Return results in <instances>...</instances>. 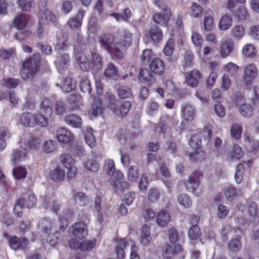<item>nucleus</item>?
<instances>
[{
  "instance_id": "obj_1",
  "label": "nucleus",
  "mask_w": 259,
  "mask_h": 259,
  "mask_svg": "<svg viewBox=\"0 0 259 259\" xmlns=\"http://www.w3.org/2000/svg\"><path fill=\"white\" fill-rule=\"evenodd\" d=\"M40 55H33L24 62L21 70V75L24 79H29L36 73L39 66Z\"/></svg>"
},
{
  "instance_id": "obj_2",
  "label": "nucleus",
  "mask_w": 259,
  "mask_h": 259,
  "mask_svg": "<svg viewBox=\"0 0 259 259\" xmlns=\"http://www.w3.org/2000/svg\"><path fill=\"white\" fill-rule=\"evenodd\" d=\"M201 175L198 172H194L190 175L185 183L186 188L192 192L195 195L200 196L202 191L200 188Z\"/></svg>"
},
{
  "instance_id": "obj_3",
  "label": "nucleus",
  "mask_w": 259,
  "mask_h": 259,
  "mask_svg": "<svg viewBox=\"0 0 259 259\" xmlns=\"http://www.w3.org/2000/svg\"><path fill=\"white\" fill-rule=\"evenodd\" d=\"M71 240L79 241L84 239L88 234L87 225L83 222H78L69 229Z\"/></svg>"
},
{
  "instance_id": "obj_4",
  "label": "nucleus",
  "mask_w": 259,
  "mask_h": 259,
  "mask_svg": "<svg viewBox=\"0 0 259 259\" xmlns=\"http://www.w3.org/2000/svg\"><path fill=\"white\" fill-rule=\"evenodd\" d=\"M181 117L187 123H191L196 117L195 107L189 103H185L181 106Z\"/></svg>"
},
{
  "instance_id": "obj_5",
  "label": "nucleus",
  "mask_w": 259,
  "mask_h": 259,
  "mask_svg": "<svg viewBox=\"0 0 259 259\" xmlns=\"http://www.w3.org/2000/svg\"><path fill=\"white\" fill-rule=\"evenodd\" d=\"M257 69L254 64L251 63L246 66L244 70L243 82L246 85H249L256 78Z\"/></svg>"
},
{
  "instance_id": "obj_6",
  "label": "nucleus",
  "mask_w": 259,
  "mask_h": 259,
  "mask_svg": "<svg viewBox=\"0 0 259 259\" xmlns=\"http://www.w3.org/2000/svg\"><path fill=\"white\" fill-rule=\"evenodd\" d=\"M96 241L95 240H85L84 239L76 241L70 240L69 242V245L71 248L74 249H80L82 250H91L95 246Z\"/></svg>"
},
{
  "instance_id": "obj_7",
  "label": "nucleus",
  "mask_w": 259,
  "mask_h": 259,
  "mask_svg": "<svg viewBox=\"0 0 259 259\" xmlns=\"http://www.w3.org/2000/svg\"><path fill=\"white\" fill-rule=\"evenodd\" d=\"M39 23L42 25H48L51 23L57 22L58 18L56 15L48 9L40 10L39 12Z\"/></svg>"
},
{
  "instance_id": "obj_8",
  "label": "nucleus",
  "mask_w": 259,
  "mask_h": 259,
  "mask_svg": "<svg viewBox=\"0 0 259 259\" xmlns=\"http://www.w3.org/2000/svg\"><path fill=\"white\" fill-rule=\"evenodd\" d=\"M190 146L195 150L190 152L188 155L191 160H195L199 158L200 147L201 144V140L197 135L192 136L189 141Z\"/></svg>"
},
{
  "instance_id": "obj_9",
  "label": "nucleus",
  "mask_w": 259,
  "mask_h": 259,
  "mask_svg": "<svg viewBox=\"0 0 259 259\" xmlns=\"http://www.w3.org/2000/svg\"><path fill=\"white\" fill-rule=\"evenodd\" d=\"M57 138L59 141L63 143H68L73 140L72 133L65 127H60L56 132Z\"/></svg>"
},
{
  "instance_id": "obj_10",
  "label": "nucleus",
  "mask_w": 259,
  "mask_h": 259,
  "mask_svg": "<svg viewBox=\"0 0 259 259\" xmlns=\"http://www.w3.org/2000/svg\"><path fill=\"white\" fill-rule=\"evenodd\" d=\"M149 68L152 72L160 75L164 72L165 65L161 59L154 58L149 64Z\"/></svg>"
},
{
  "instance_id": "obj_11",
  "label": "nucleus",
  "mask_w": 259,
  "mask_h": 259,
  "mask_svg": "<svg viewBox=\"0 0 259 259\" xmlns=\"http://www.w3.org/2000/svg\"><path fill=\"white\" fill-rule=\"evenodd\" d=\"M132 104L129 101H122L120 106H117L113 113L118 117L123 118L127 116L131 108Z\"/></svg>"
},
{
  "instance_id": "obj_12",
  "label": "nucleus",
  "mask_w": 259,
  "mask_h": 259,
  "mask_svg": "<svg viewBox=\"0 0 259 259\" xmlns=\"http://www.w3.org/2000/svg\"><path fill=\"white\" fill-rule=\"evenodd\" d=\"M201 79V75L200 72L195 69L188 72L186 76L187 84L192 88L197 87Z\"/></svg>"
},
{
  "instance_id": "obj_13",
  "label": "nucleus",
  "mask_w": 259,
  "mask_h": 259,
  "mask_svg": "<svg viewBox=\"0 0 259 259\" xmlns=\"http://www.w3.org/2000/svg\"><path fill=\"white\" fill-rule=\"evenodd\" d=\"M9 245L11 248L15 250L24 248L29 243V241L26 238H19L16 236H12L9 240Z\"/></svg>"
},
{
  "instance_id": "obj_14",
  "label": "nucleus",
  "mask_w": 259,
  "mask_h": 259,
  "mask_svg": "<svg viewBox=\"0 0 259 259\" xmlns=\"http://www.w3.org/2000/svg\"><path fill=\"white\" fill-rule=\"evenodd\" d=\"M85 11L79 10L75 16L70 18L68 21V24L72 30L79 29L82 24V18L84 16Z\"/></svg>"
},
{
  "instance_id": "obj_15",
  "label": "nucleus",
  "mask_w": 259,
  "mask_h": 259,
  "mask_svg": "<svg viewBox=\"0 0 259 259\" xmlns=\"http://www.w3.org/2000/svg\"><path fill=\"white\" fill-rule=\"evenodd\" d=\"M65 121L67 124L74 128H80L82 124V118L76 114L67 115L65 117Z\"/></svg>"
},
{
  "instance_id": "obj_16",
  "label": "nucleus",
  "mask_w": 259,
  "mask_h": 259,
  "mask_svg": "<svg viewBox=\"0 0 259 259\" xmlns=\"http://www.w3.org/2000/svg\"><path fill=\"white\" fill-rule=\"evenodd\" d=\"M157 224L162 227L166 226L170 221L169 213L165 210H161L155 218Z\"/></svg>"
},
{
  "instance_id": "obj_17",
  "label": "nucleus",
  "mask_w": 259,
  "mask_h": 259,
  "mask_svg": "<svg viewBox=\"0 0 259 259\" xmlns=\"http://www.w3.org/2000/svg\"><path fill=\"white\" fill-rule=\"evenodd\" d=\"M105 168L109 176H113L117 179L120 180L123 176L120 171L115 170V163L113 160L108 159L106 161Z\"/></svg>"
},
{
  "instance_id": "obj_18",
  "label": "nucleus",
  "mask_w": 259,
  "mask_h": 259,
  "mask_svg": "<svg viewBox=\"0 0 259 259\" xmlns=\"http://www.w3.org/2000/svg\"><path fill=\"white\" fill-rule=\"evenodd\" d=\"M243 154L242 148L238 145H234L233 149L228 153L226 159L229 161L238 160L243 156Z\"/></svg>"
},
{
  "instance_id": "obj_19",
  "label": "nucleus",
  "mask_w": 259,
  "mask_h": 259,
  "mask_svg": "<svg viewBox=\"0 0 259 259\" xmlns=\"http://www.w3.org/2000/svg\"><path fill=\"white\" fill-rule=\"evenodd\" d=\"M236 104L238 107V110L240 114L245 117H249L253 113V110L251 105L249 104L241 103V101H236Z\"/></svg>"
},
{
  "instance_id": "obj_20",
  "label": "nucleus",
  "mask_w": 259,
  "mask_h": 259,
  "mask_svg": "<svg viewBox=\"0 0 259 259\" xmlns=\"http://www.w3.org/2000/svg\"><path fill=\"white\" fill-rule=\"evenodd\" d=\"M232 24L233 18L232 16L226 14L221 17L219 22L218 27L221 30L226 31L231 27Z\"/></svg>"
},
{
  "instance_id": "obj_21",
  "label": "nucleus",
  "mask_w": 259,
  "mask_h": 259,
  "mask_svg": "<svg viewBox=\"0 0 259 259\" xmlns=\"http://www.w3.org/2000/svg\"><path fill=\"white\" fill-rule=\"evenodd\" d=\"M49 177L54 182H62L65 178V171L61 168L58 167L50 171Z\"/></svg>"
},
{
  "instance_id": "obj_22",
  "label": "nucleus",
  "mask_w": 259,
  "mask_h": 259,
  "mask_svg": "<svg viewBox=\"0 0 259 259\" xmlns=\"http://www.w3.org/2000/svg\"><path fill=\"white\" fill-rule=\"evenodd\" d=\"M116 245L115 251L117 254L118 259H123L125 253L124 249L127 244L126 239L125 238L118 239L116 241Z\"/></svg>"
},
{
  "instance_id": "obj_23",
  "label": "nucleus",
  "mask_w": 259,
  "mask_h": 259,
  "mask_svg": "<svg viewBox=\"0 0 259 259\" xmlns=\"http://www.w3.org/2000/svg\"><path fill=\"white\" fill-rule=\"evenodd\" d=\"M114 38L111 34H104L99 38V42L101 46L106 50L111 51L113 45Z\"/></svg>"
},
{
  "instance_id": "obj_24",
  "label": "nucleus",
  "mask_w": 259,
  "mask_h": 259,
  "mask_svg": "<svg viewBox=\"0 0 259 259\" xmlns=\"http://www.w3.org/2000/svg\"><path fill=\"white\" fill-rule=\"evenodd\" d=\"M141 231L142 235L140 237L141 243L143 246H147L150 244L151 241L150 228L148 225H145L142 227Z\"/></svg>"
},
{
  "instance_id": "obj_25",
  "label": "nucleus",
  "mask_w": 259,
  "mask_h": 259,
  "mask_svg": "<svg viewBox=\"0 0 259 259\" xmlns=\"http://www.w3.org/2000/svg\"><path fill=\"white\" fill-rule=\"evenodd\" d=\"M234 48V44L232 40L224 41L221 46V55L223 58H226L230 55Z\"/></svg>"
},
{
  "instance_id": "obj_26",
  "label": "nucleus",
  "mask_w": 259,
  "mask_h": 259,
  "mask_svg": "<svg viewBox=\"0 0 259 259\" xmlns=\"http://www.w3.org/2000/svg\"><path fill=\"white\" fill-rule=\"evenodd\" d=\"M72 212L69 210L63 211L59 217L60 230H64L68 226V220L71 218Z\"/></svg>"
},
{
  "instance_id": "obj_27",
  "label": "nucleus",
  "mask_w": 259,
  "mask_h": 259,
  "mask_svg": "<svg viewBox=\"0 0 259 259\" xmlns=\"http://www.w3.org/2000/svg\"><path fill=\"white\" fill-rule=\"evenodd\" d=\"M28 22L26 16L23 14H17L13 19V24L18 29H23L27 25Z\"/></svg>"
},
{
  "instance_id": "obj_28",
  "label": "nucleus",
  "mask_w": 259,
  "mask_h": 259,
  "mask_svg": "<svg viewBox=\"0 0 259 259\" xmlns=\"http://www.w3.org/2000/svg\"><path fill=\"white\" fill-rule=\"evenodd\" d=\"M21 123L27 126H33L36 122V118L29 112L23 113L20 117Z\"/></svg>"
},
{
  "instance_id": "obj_29",
  "label": "nucleus",
  "mask_w": 259,
  "mask_h": 259,
  "mask_svg": "<svg viewBox=\"0 0 259 259\" xmlns=\"http://www.w3.org/2000/svg\"><path fill=\"white\" fill-rule=\"evenodd\" d=\"M201 235V229L198 225H191L188 231V236L191 241L198 239Z\"/></svg>"
},
{
  "instance_id": "obj_30",
  "label": "nucleus",
  "mask_w": 259,
  "mask_h": 259,
  "mask_svg": "<svg viewBox=\"0 0 259 259\" xmlns=\"http://www.w3.org/2000/svg\"><path fill=\"white\" fill-rule=\"evenodd\" d=\"M175 40L173 39H169L163 48V53L165 56H168L167 60L170 62L175 61V59L171 57L174 50Z\"/></svg>"
},
{
  "instance_id": "obj_31",
  "label": "nucleus",
  "mask_w": 259,
  "mask_h": 259,
  "mask_svg": "<svg viewBox=\"0 0 259 259\" xmlns=\"http://www.w3.org/2000/svg\"><path fill=\"white\" fill-rule=\"evenodd\" d=\"M40 113L47 116H51L53 113V106L51 101L49 99H44L40 105Z\"/></svg>"
},
{
  "instance_id": "obj_32",
  "label": "nucleus",
  "mask_w": 259,
  "mask_h": 259,
  "mask_svg": "<svg viewBox=\"0 0 259 259\" xmlns=\"http://www.w3.org/2000/svg\"><path fill=\"white\" fill-rule=\"evenodd\" d=\"M242 53L245 57L248 58H254L257 54V51L254 46L251 44L244 45L242 49Z\"/></svg>"
},
{
  "instance_id": "obj_33",
  "label": "nucleus",
  "mask_w": 259,
  "mask_h": 259,
  "mask_svg": "<svg viewBox=\"0 0 259 259\" xmlns=\"http://www.w3.org/2000/svg\"><path fill=\"white\" fill-rule=\"evenodd\" d=\"M245 29L242 25H234L231 29L230 34L235 39L240 40L245 35Z\"/></svg>"
},
{
  "instance_id": "obj_34",
  "label": "nucleus",
  "mask_w": 259,
  "mask_h": 259,
  "mask_svg": "<svg viewBox=\"0 0 259 259\" xmlns=\"http://www.w3.org/2000/svg\"><path fill=\"white\" fill-rule=\"evenodd\" d=\"M69 61L70 58L68 54L66 53L62 54L55 61L57 68L59 70L67 68Z\"/></svg>"
},
{
  "instance_id": "obj_35",
  "label": "nucleus",
  "mask_w": 259,
  "mask_h": 259,
  "mask_svg": "<svg viewBox=\"0 0 259 259\" xmlns=\"http://www.w3.org/2000/svg\"><path fill=\"white\" fill-rule=\"evenodd\" d=\"M102 108L100 100L99 99H95L89 110V113L91 115L93 116L94 117H96L102 113Z\"/></svg>"
},
{
  "instance_id": "obj_36",
  "label": "nucleus",
  "mask_w": 259,
  "mask_h": 259,
  "mask_svg": "<svg viewBox=\"0 0 259 259\" xmlns=\"http://www.w3.org/2000/svg\"><path fill=\"white\" fill-rule=\"evenodd\" d=\"M84 166L87 169L96 172L99 169L100 164L96 158L92 157L84 162Z\"/></svg>"
},
{
  "instance_id": "obj_37",
  "label": "nucleus",
  "mask_w": 259,
  "mask_h": 259,
  "mask_svg": "<svg viewBox=\"0 0 259 259\" xmlns=\"http://www.w3.org/2000/svg\"><path fill=\"white\" fill-rule=\"evenodd\" d=\"M84 140L91 148L95 146L96 141L93 133V130L91 127H87Z\"/></svg>"
},
{
  "instance_id": "obj_38",
  "label": "nucleus",
  "mask_w": 259,
  "mask_h": 259,
  "mask_svg": "<svg viewBox=\"0 0 259 259\" xmlns=\"http://www.w3.org/2000/svg\"><path fill=\"white\" fill-rule=\"evenodd\" d=\"M203 13V8L198 4L194 3L191 7L190 14L195 18H200Z\"/></svg>"
},
{
  "instance_id": "obj_39",
  "label": "nucleus",
  "mask_w": 259,
  "mask_h": 259,
  "mask_svg": "<svg viewBox=\"0 0 259 259\" xmlns=\"http://www.w3.org/2000/svg\"><path fill=\"white\" fill-rule=\"evenodd\" d=\"M126 48V47L120 40L115 45H113L111 51L113 52L117 57L121 58Z\"/></svg>"
},
{
  "instance_id": "obj_40",
  "label": "nucleus",
  "mask_w": 259,
  "mask_h": 259,
  "mask_svg": "<svg viewBox=\"0 0 259 259\" xmlns=\"http://www.w3.org/2000/svg\"><path fill=\"white\" fill-rule=\"evenodd\" d=\"M26 156V151L25 149H20L15 151L12 157V162L15 164L21 160L24 159Z\"/></svg>"
},
{
  "instance_id": "obj_41",
  "label": "nucleus",
  "mask_w": 259,
  "mask_h": 259,
  "mask_svg": "<svg viewBox=\"0 0 259 259\" xmlns=\"http://www.w3.org/2000/svg\"><path fill=\"white\" fill-rule=\"evenodd\" d=\"M17 4L19 7L23 11H30L35 6L33 0H18Z\"/></svg>"
},
{
  "instance_id": "obj_42",
  "label": "nucleus",
  "mask_w": 259,
  "mask_h": 259,
  "mask_svg": "<svg viewBox=\"0 0 259 259\" xmlns=\"http://www.w3.org/2000/svg\"><path fill=\"white\" fill-rule=\"evenodd\" d=\"M76 87V83L73 79L71 78H67L64 80L62 89L64 92L68 93L74 90Z\"/></svg>"
},
{
  "instance_id": "obj_43",
  "label": "nucleus",
  "mask_w": 259,
  "mask_h": 259,
  "mask_svg": "<svg viewBox=\"0 0 259 259\" xmlns=\"http://www.w3.org/2000/svg\"><path fill=\"white\" fill-rule=\"evenodd\" d=\"M242 132V126L240 123H234L231 127V134L232 138L239 139Z\"/></svg>"
},
{
  "instance_id": "obj_44",
  "label": "nucleus",
  "mask_w": 259,
  "mask_h": 259,
  "mask_svg": "<svg viewBox=\"0 0 259 259\" xmlns=\"http://www.w3.org/2000/svg\"><path fill=\"white\" fill-rule=\"evenodd\" d=\"M168 239L170 243H176L179 241L181 238V235L174 227H172L168 230Z\"/></svg>"
},
{
  "instance_id": "obj_45",
  "label": "nucleus",
  "mask_w": 259,
  "mask_h": 259,
  "mask_svg": "<svg viewBox=\"0 0 259 259\" xmlns=\"http://www.w3.org/2000/svg\"><path fill=\"white\" fill-rule=\"evenodd\" d=\"M224 194L228 200L232 201L236 196L241 194V191L232 186H230L225 190Z\"/></svg>"
},
{
  "instance_id": "obj_46",
  "label": "nucleus",
  "mask_w": 259,
  "mask_h": 259,
  "mask_svg": "<svg viewBox=\"0 0 259 259\" xmlns=\"http://www.w3.org/2000/svg\"><path fill=\"white\" fill-rule=\"evenodd\" d=\"M60 161L62 165L66 168L75 164V161L68 154H62L60 157Z\"/></svg>"
},
{
  "instance_id": "obj_47",
  "label": "nucleus",
  "mask_w": 259,
  "mask_h": 259,
  "mask_svg": "<svg viewBox=\"0 0 259 259\" xmlns=\"http://www.w3.org/2000/svg\"><path fill=\"white\" fill-rule=\"evenodd\" d=\"M150 34L152 39L155 42H158L162 38V32L161 30L157 27H152L150 31Z\"/></svg>"
},
{
  "instance_id": "obj_48",
  "label": "nucleus",
  "mask_w": 259,
  "mask_h": 259,
  "mask_svg": "<svg viewBox=\"0 0 259 259\" xmlns=\"http://www.w3.org/2000/svg\"><path fill=\"white\" fill-rule=\"evenodd\" d=\"M180 204L186 208L190 207L192 204L190 198L186 194H180L177 198Z\"/></svg>"
},
{
  "instance_id": "obj_49",
  "label": "nucleus",
  "mask_w": 259,
  "mask_h": 259,
  "mask_svg": "<svg viewBox=\"0 0 259 259\" xmlns=\"http://www.w3.org/2000/svg\"><path fill=\"white\" fill-rule=\"evenodd\" d=\"M79 86L80 89L82 92L87 93L88 94H91L92 91L91 84L90 81L87 77L83 76L81 78L80 81Z\"/></svg>"
},
{
  "instance_id": "obj_50",
  "label": "nucleus",
  "mask_w": 259,
  "mask_h": 259,
  "mask_svg": "<svg viewBox=\"0 0 259 259\" xmlns=\"http://www.w3.org/2000/svg\"><path fill=\"white\" fill-rule=\"evenodd\" d=\"M139 77L140 80L144 82L151 81L153 79L152 72L148 69H142L139 72Z\"/></svg>"
},
{
  "instance_id": "obj_51",
  "label": "nucleus",
  "mask_w": 259,
  "mask_h": 259,
  "mask_svg": "<svg viewBox=\"0 0 259 259\" xmlns=\"http://www.w3.org/2000/svg\"><path fill=\"white\" fill-rule=\"evenodd\" d=\"M203 27L207 31H211L214 27L213 18L211 15L205 16L203 21Z\"/></svg>"
},
{
  "instance_id": "obj_52",
  "label": "nucleus",
  "mask_w": 259,
  "mask_h": 259,
  "mask_svg": "<svg viewBox=\"0 0 259 259\" xmlns=\"http://www.w3.org/2000/svg\"><path fill=\"white\" fill-rule=\"evenodd\" d=\"M106 98L107 101V106L113 113L116 106V99L115 96L111 93H107L106 96Z\"/></svg>"
},
{
  "instance_id": "obj_53",
  "label": "nucleus",
  "mask_w": 259,
  "mask_h": 259,
  "mask_svg": "<svg viewBox=\"0 0 259 259\" xmlns=\"http://www.w3.org/2000/svg\"><path fill=\"white\" fill-rule=\"evenodd\" d=\"M141 58L142 63L146 65L155 57L151 50L146 49L143 52Z\"/></svg>"
},
{
  "instance_id": "obj_54",
  "label": "nucleus",
  "mask_w": 259,
  "mask_h": 259,
  "mask_svg": "<svg viewBox=\"0 0 259 259\" xmlns=\"http://www.w3.org/2000/svg\"><path fill=\"white\" fill-rule=\"evenodd\" d=\"M217 216L220 219H225L228 214L230 210L228 207L222 204H217Z\"/></svg>"
},
{
  "instance_id": "obj_55",
  "label": "nucleus",
  "mask_w": 259,
  "mask_h": 259,
  "mask_svg": "<svg viewBox=\"0 0 259 259\" xmlns=\"http://www.w3.org/2000/svg\"><path fill=\"white\" fill-rule=\"evenodd\" d=\"M235 16L240 21L246 20L248 17L247 9L244 6H240L235 12Z\"/></svg>"
},
{
  "instance_id": "obj_56",
  "label": "nucleus",
  "mask_w": 259,
  "mask_h": 259,
  "mask_svg": "<svg viewBox=\"0 0 259 259\" xmlns=\"http://www.w3.org/2000/svg\"><path fill=\"white\" fill-rule=\"evenodd\" d=\"M46 153H51L55 151L57 148V143L53 140L46 141L42 146Z\"/></svg>"
},
{
  "instance_id": "obj_57",
  "label": "nucleus",
  "mask_w": 259,
  "mask_h": 259,
  "mask_svg": "<svg viewBox=\"0 0 259 259\" xmlns=\"http://www.w3.org/2000/svg\"><path fill=\"white\" fill-rule=\"evenodd\" d=\"M258 213V207L257 204L254 202H250L248 206V214L249 215V219L255 220Z\"/></svg>"
},
{
  "instance_id": "obj_58",
  "label": "nucleus",
  "mask_w": 259,
  "mask_h": 259,
  "mask_svg": "<svg viewBox=\"0 0 259 259\" xmlns=\"http://www.w3.org/2000/svg\"><path fill=\"white\" fill-rule=\"evenodd\" d=\"M154 21L161 26L165 25L168 20L167 16H165L164 14L159 13H155L153 16Z\"/></svg>"
},
{
  "instance_id": "obj_59",
  "label": "nucleus",
  "mask_w": 259,
  "mask_h": 259,
  "mask_svg": "<svg viewBox=\"0 0 259 259\" xmlns=\"http://www.w3.org/2000/svg\"><path fill=\"white\" fill-rule=\"evenodd\" d=\"M41 140L38 137H30L28 140V146L33 150L38 149L41 146Z\"/></svg>"
},
{
  "instance_id": "obj_60",
  "label": "nucleus",
  "mask_w": 259,
  "mask_h": 259,
  "mask_svg": "<svg viewBox=\"0 0 259 259\" xmlns=\"http://www.w3.org/2000/svg\"><path fill=\"white\" fill-rule=\"evenodd\" d=\"M155 4L161 9L164 12L163 14L165 15V16H167V18L169 19L171 14L170 9L167 7V6L165 5L163 1L161 0H156L154 2Z\"/></svg>"
},
{
  "instance_id": "obj_61",
  "label": "nucleus",
  "mask_w": 259,
  "mask_h": 259,
  "mask_svg": "<svg viewBox=\"0 0 259 259\" xmlns=\"http://www.w3.org/2000/svg\"><path fill=\"white\" fill-rule=\"evenodd\" d=\"M139 176L138 168L135 166H132L128 169L127 174L128 180L132 182L137 181Z\"/></svg>"
},
{
  "instance_id": "obj_62",
  "label": "nucleus",
  "mask_w": 259,
  "mask_h": 259,
  "mask_svg": "<svg viewBox=\"0 0 259 259\" xmlns=\"http://www.w3.org/2000/svg\"><path fill=\"white\" fill-rule=\"evenodd\" d=\"M26 168L21 166L15 168L13 171V175L16 179H24L26 176Z\"/></svg>"
},
{
  "instance_id": "obj_63",
  "label": "nucleus",
  "mask_w": 259,
  "mask_h": 259,
  "mask_svg": "<svg viewBox=\"0 0 259 259\" xmlns=\"http://www.w3.org/2000/svg\"><path fill=\"white\" fill-rule=\"evenodd\" d=\"M104 74L107 78L115 76L117 74V70L115 66L112 63L108 64Z\"/></svg>"
},
{
  "instance_id": "obj_64",
  "label": "nucleus",
  "mask_w": 259,
  "mask_h": 259,
  "mask_svg": "<svg viewBox=\"0 0 259 259\" xmlns=\"http://www.w3.org/2000/svg\"><path fill=\"white\" fill-rule=\"evenodd\" d=\"M118 95L120 98L125 99L131 97L132 94L131 89L128 87L123 86L118 89Z\"/></svg>"
}]
</instances>
